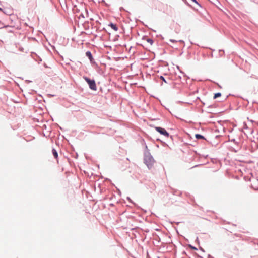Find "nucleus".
<instances>
[{"instance_id": "7", "label": "nucleus", "mask_w": 258, "mask_h": 258, "mask_svg": "<svg viewBox=\"0 0 258 258\" xmlns=\"http://www.w3.org/2000/svg\"><path fill=\"white\" fill-rule=\"evenodd\" d=\"M196 138L198 139H204V137L202 135H201L200 134H196Z\"/></svg>"}, {"instance_id": "8", "label": "nucleus", "mask_w": 258, "mask_h": 258, "mask_svg": "<svg viewBox=\"0 0 258 258\" xmlns=\"http://www.w3.org/2000/svg\"><path fill=\"white\" fill-rule=\"evenodd\" d=\"M86 55L90 58V59H91L92 56V55H91V53L89 51H87L86 52Z\"/></svg>"}, {"instance_id": "4", "label": "nucleus", "mask_w": 258, "mask_h": 258, "mask_svg": "<svg viewBox=\"0 0 258 258\" xmlns=\"http://www.w3.org/2000/svg\"><path fill=\"white\" fill-rule=\"evenodd\" d=\"M109 26H110L112 29H113L115 31H117L118 30V27H117L116 24L110 23L109 24Z\"/></svg>"}, {"instance_id": "5", "label": "nucleus", "mask_w": 258, "mask_h": 258, "mask_svg": "<svg viewBox=\"0 0 258 258\" xmlns=\"http://www.w3.org/2000/svg\"><path fill=\"white\" fill-rule=\"evenodd\" d=\"M52 153L54 156V157L56 159L58 157V154L57 151L55 149L52 150Z\"/></svg>"}, {"instance_id": "2", "label": "nucleus", "mask_w": 258, "mask_h": 258, "mask_svg": "<svg viewBox=\"0 0 258 258\" xmlns=\"http://www.w3.org/2000/svg\"><path fill=\"white\" fill-rule=\"evenodd\" d=\"M84 79L88 83L91 89L96 91L97 89L96 83L94 80H90L86 77H84Z\"/></svg>"}, {"instance_id": "13", "label": "nucleus", "mask_w": 258, "mask_h": 258, "mask_svg": "<svg viewBox=\"0 0 258 258\" xmlns=\"http://www.w3.org/2000/svg\"><path fill=\"white\" fill-rule=\"evenodd\" d=\"M0 11H3V10H2V9L1 8H0Z\"/></svg>"}, {"instance_id": "11", "label": "nucleus", "mask_w": 258, "mask_h": 258, "mask_svg": "<svg viewBox=\"0 0 258 258\" xmlns=\"http://www.w3.org/2000/svg\"><path fill=\"white\" fill-rule=\"evenodd\" d=\"M191 1L194 2H195V3H197V2L196 0H191Z\"/></svg>"}, {"instance_id": "10", "label": "nucleus", "mask_w": 258, "mask_h": 258, "mask_svg": "<svg viewBox=\"0 0 258 258\" xmlns=\"http://www.w3.org/2000/svg\"><path fill=\"white\" fill-rule=\"evenodd\" d=\"M160 79H162V80H163L165 82H166V81L163 76H161Z\"/></svg>"}, {"instance_id": "3", "label": "nucleus", "mask_w": 258, "mask_h": 258, "mask_svg": "<svg viewBox=\"0 0 258 258\" xmlns=\"http://www.w3.org/2000/svg\"><path fill=\"white\" fill-rule=\"evenodd\" d=\"M155 128L158 132L163 135V136L166 137L169 136V133L164 128L161 127H155Z\"/></svg>"}, {"instance_id": "1", "label": "nucleus", "mask_w": 258, "mask_h": 258, "mask_svg": "<svg viewBox=\"0 0 258 258\" xmlns=\"http://www.w3.org/2000/svg\"><path fill=\"white\" fill-rule=\"evenodd\" d=\"M144 162L149 169H151L154 164V160L153 158L150 156H147L144 158Z\"/></svg>"}, {"instance_id": "9", "label": "nucleus", "mask_w": 258, "mask_h": 258, "mask_svg": "<svg viewBox=\"0 0 258 258\" xmlns=\"http://www.w3.org/2000/svg\"><path fill=\"white\" fill-rule=\"evenodd\" d=\"M147 42H148V43H149L151 45H152V44H153V40H152V39H147Z\"/></svg>"}, {"instance_id": "6", "label": "nucleus", "mask_w": 258, "mask_h": 258, "mask_svg": "<svg viewBox=\"0 0 258 258\" xmlns=\"http://www.w3.org/2000/svg\"><path fill=\"white\" fill-rule=\"evenodd\" d=\"M221 96V93H217L214 94V96L213 97L214 99H216L217 97H220Z\"/></svg>"}, {"instance_id": "12", "label": "nucleus", "mask_w": 258, "mask_h": 258, "mask_svg": "<svg viewBox=\"0 0 258 258\" xmlns=\"http://www.w3.org/2000/svg\"><path fill=\"white\" fill-rule=\"evenodd\" d=\"M20 50L21 51H23V48H20Z\"/></svg>"}]
</instances>
